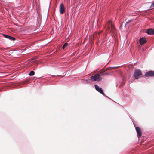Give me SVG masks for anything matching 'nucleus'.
Masks as SVG:
<instances>
[{
	"label": "nucleus",
	"instance_id": "ddd939ff",
	"mask_svg": "<svg viewBox=\"0 0 154 154\" xmlns=\"http://www.w3.org/2000/svg\"><path fill=\"white\" fill-rule=\"evenodd\" d=\"M153 8H154V1L152 2L151 5L150 7V9H152Z\"/></svg>",
	"mask_w": 154,
	"mask_h": 154
},
{
	"label": "nucleus",
	"instance_id": "4468645a",
	"mask_svg": "<svg viewBox=\"0 0 154 154\" xmlns=\"http://www.w3.org/2000/svg\"><path fill=\"white\" fill-rule=\"evenodd\" d=\"M123 82L121 83V85L122 86L125 83V81L124 79H122Z\"/></svg>",
	"mask_w": 154,
	"mask_h": 154
},
{
	"label": "nucleus",
	"instance_id": "423d86ee",
	"mask_svg": "<svg viewBox=\"0 0 154 154\" xmlns=\"http://www.w3.org/2000/svg\"><path fill=\"white\" fill-rule=\"evenodd\" d=\"M60 12L61 14H63L65 11V8L63 3H61L60 5Z\"/></svg>",
	"mask_w": 154,
	"mask_h": 154
},
{
	"label": "nucleus",
	"instance_id": "f257e3e1",
	"mask_svg": "<svg viewBox=\"0 0 154 154\" xmlns=\"http://www.w3.org/2000/svg\"><path fill=\"white\" fill-rule=\"evenodd\" d=\"M142 73L140 69H136L134 72V77L136 79H137L140 75H142Z\"/></svg>",
	"mask_w": 154,
	"mask_h": 154
},
{
	"label": "nucleus",
	"instance_id": "f8f14e48",
	"mask_svg": "<svg viewBox=\"0 0 154 154\" xmlns=\"http://www.w3.org/2000/svg\"><path fill=\"white\" fill-rule=\"evenodd\" d=\"M34 74H35L34 72L33 71H30V72L29 74V75L30 76H33V75H34Z\"/></svg>",
	"mask_w": 154,
	"mask_h": 154
},
{
	"label": "nucleus",
	"instance_id": "39448f33",
	"mask_svg": "<svg viewBox=\"0 0 154 154\" xmlns=\"http://www.w3.org/2000/svg\"><path fill=\"white\" fill-rule=\"evenodd\" d=\"M146 77H154V71H149L146 72L145 74Z\"/></svg>",
	"mask_w": 154,
	"mask_h": 154
},
{
	"label": "nucleus",
	"instance_id": "9b49d317",
	"mask_svg": "<svg viewBox=\"0 0 154 154\" xmlns=\"http://www.w3.org/2000/svg\"><path fill=\"white\" fill-rule=\"evenodd\" d=\"M69 45L68 44V43H67L66 42L65 43V44H64V45H63V47H62V49H63V50H64L65 48L66 47H67Z\"/></svg>",
	"mask_w": 154,
	"mask_h": 154
},
{
	"label": "nucleus",
	"instance_id": "20e7f679",
	"mask_svg": "<svg viewBox=\"0 0 154 154\" xmlns=\"http://www.w3.org/2000/svg\"><path fill=\"white\" fill-rule=\"evenodd\" d=\"M106 26L107 27V28L108 29H109L110 27L112 29V30H113L115 29L114 26L112 24L111 22L110 21H109L108 22Z\"/></svg>",
	"mask_w": 154,
	"mask_h": 154
},
{
	"label": "nucleus",
	"instance_id": "0eeeda50",
	"mask_svg": "<svg viewBox=\"0 0 154 154\" xmlns=\"http://www.w3.org/2000/svg\"><path fill=\"white\" fill-rule=\"evenodd\" d=\"M135 129L138 136L141 137L142 135V133L140 128L139 127H136Z\"/></svg>",
	"mask_w": 154,
	"mask_h": 154
},
{
	"label": "nucleus",
	"instance_id": "6e6552de",
	"mask_svg": "<svg viewBox=\"0 0 154 154\" xmlns=\"http://www.w3.org/2000/svg\"><path fill=\"white\" fill-rule=\"evenodd\" d=\"M146 39L144 37L140 38L139 39V42L140 45H142L146 42Z\"/></svg>",
	"mask_w": 154,
	"mask_h": 154
},
{
	"label": "nucleus",
	"instance_id": "2eb2a0df",
	"mask_svg": "<svg viewBox=\"0 0 154 154\" xmlns=\"http://www.w3.org/2000/svg\"><path fill=\"white\" fill-rule=\"evenodd\" d=\"M131 22V20H128V21H127V22H126V24H125V26L126 25L128 24L129 23H130Z\"/></svg>",
	"mask_w": 154,
	"mask_h": 154
},
{
	"label": "nucleus",
	"instance_id": "1a4fd4ad",
	"mask_svg": "<svg viewBox=\"0 0 154 154\" xmlns=\"http://www.w3.org/2000/svg\"><path fill=\"white\" fill-rule=\"evenodd\" d=\"M3 36L5 38H8L11 41H14L15 40V38L11 36L6 35V34H3Z\"/></svg>",
	"mask_w": 154,
	"mask_h": 154
},
{
	"label": "nucleus",
	"instance_id": "dca6fc26",
	"mask_svg": "<svg viewBox=\"0 0 154 154\" xmlns=\"http://www.w3.org/2000/svg\"><path fill=\"white\" fill-rule=\"evenodd\" d=\"M108 74V73H105V75H107Z\"/></svg>",
	"mask_w": 154,
	"mask_h": 154
},
{
	"label": "nucleus",
	"instance_id": "7ed1b4c3",
	"mask_svg": "<svg viewBox=\"0 0 154 154\" xmlns=\"http://www.w3.org/2000/svg\"><path fill=\"white\" fill-rule=\"evenodd\" d=\"M94 86L95 87L96 90L97 91L100 92V94H102L103 95L106 96V97H108L107 96H106L103 93V90L101 88H100L99 86H98L96 84H94Z\"/></svg>",
	"mask_w": 154,
	"mask_h": 154
},
{
	"label": "nucleus",
	"instance_id": "9d476101",
	"mask_svg": "<svg viewBox=\"0 0 154 154\" xmlns=\"http://www.w3.org/2000/svg\"><path fill=\"white\" fill-rule=\"evenodd\" d=\"M146 33L149 35L154 34V30L152 28L148 29L146 31Z\"/></svg>",
	"mask_w": 154,
	"mask_h": 154
},
{
	"label": "nucleus",
	"instance_id": "f03ea898",
	"mask_svg": "<svg viewBox=\"0 0 154 154\" xmlns=\"http://www.w3.org/2000/svg\"><path fill=\"white\" fill-rule=\"evenodd\" d=\"M91 80L92 81H100L102 79V77L99 74H96L94 76L91 77Z\"/></svg>",
	"mask_w": 154,
	"mask_h": 154
}]
</instances>
